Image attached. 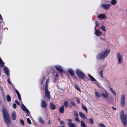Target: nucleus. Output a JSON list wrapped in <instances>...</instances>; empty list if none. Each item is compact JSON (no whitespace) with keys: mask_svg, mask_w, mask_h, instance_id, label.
Instances as JSON below:
<instances>
[{"mask_svg":"<svg viewBox=\"0 0 127 127\" xmlns=\"http://www.w3.org/2000/svg\"><path fill=\"white\" fill-rule=\"evenodd\" d=\"M2 112L4 122L8 127H9V124L11 123V121L9 115L5 108L3 109Z\"/></svg>","mask_w":127,"mask_h":127,"instance_id":"f257e3e1","label":"nucleus"},{"mask_svg":"<svg viewBox=\"0 0 127 127\" xmlns=\"http://www.w3.org/2000/svg\"><path fill=\"white\" fill-rule=\"evenodd\" d=\"M120 117L123 126L126 127L127 126V117L124 113V111L122 110L121 112Z\"/></svg>","mask_w":127,"mask_h":127,"instance_id":"f03ea898","label":"nucleus"},{"mask_svg":"<svg viewBox=\"0 0 127 127\" xmlns=\"http://www.w3.org/2000/svg\"><path fill=\"white\" fill-rule=\"evenodd\" d=\"M110 52V50H105L98 55L97 56V59L99 60L103 59L107 56Z\"/></svg>","mask_w":127,"mask_h":127,"instance_id":"7ed1b4c3","label":"nucleus"},{"mask_svg":"<svg viewBox=\"0 0 127 127\" xmlns=\"http://www.w3.org/2000/svg\"><path fill=\"white\" fill-rule=\"evenodd\" d=\"M117 63L118 64H121L123 63V57L122 55L119 53H118L116 55Z\"/></svg>","mask_w":127,"mask_h":127,"instance_id":"20e7f679","label":"nucleus"},{"mask_svg":"<svg viewBox=\"0 0 127 127\" xmlns=\"http://www.w3.org/2000/svg\"><path fill=\"white\" fill-rule=\"evenodd\" d=\"M45 92L44 99L45 100L49 99L50 98L51 95L50 92L48 89V88H45Z\"/></svg>","mask_w":127,"mask_h":127,"instance_id":"39448f33","label":"nucleus"},{"mask_svg":"<svg viewBox=\"0 0 127 127\" xmlns=\"http://www.w3.org/2000/svg\"><path fill=\"white\" fill-rule=\"evenodd\" d=\"M126 104L125 97L124 95H122L120 99V106L122 107H124Z\"/></svg>","mask_w":127,"mask_h":127,"instance_id":"423d86ee","label":"nucleus"},{"mask_svg":"<svg viewBox=\"0 0 127 127\" xmlns=\"http://www.w3.org/2000/svg\"><path fill=\"white\" fill-rule=\"evenodd\" d=\"M76 73L79 78L82 79L84 78V74L79 70H77L76 71Z\"/></svg>","mask_w":127,"mask_h":127,"instance_id":"0eeeda50","label":"nucleus"},{"mask_svg":"<svg viewBox=\"0 0 127 127\" xmlns=\"http://www.w3.org/2000/svg\"><path fill=\"white\" fill-rule=\"evenodd\" d=\"M111 6V4L107 3H103L101 5V6L103 8L108 9Z\"/></svg>","mask_w":127,"mask_h":127,"instance_id":"6e6552de","label":"nucleus"},{"mask_svg":"<svg viewBox=\"0 0 127 127\" xmlns=\"http://www.w3.org/2000/svg\"><path fill=\"white\" fill-rule=\"evenodd\" d=\"M56 69L60 72L62 73L63 72L64 70L62 67L59 65H56L55 66Z\"/></svg>","mask_w":127,"mask_h":127,"instance_id":"1a4fd4ad","label":"nucleus"},{"mask_svg":"<svg viewBox=\"0 0 127 127\" xmlns=\"http://www.w3.org/2000/svg\"><path fill=\"white\" fill-rule=\"evenodd\" d=\"M97 18H101L102 19H105L106 17L105 14H101L97 15Z\"/></svg>","mask_w":127,"mask_h":127,"instance_id":"9d476101","label":"nucleus"},{"mask_svg":"<svg viewBox=\"0 0 127 127\" xmlns=\"http://www.w3.org/2000/svg\"><path fill=\"white\" fill-rule=\"evenodd\" d=\"M95 34L97 36H101L102 35V32L98 30H96L95 33Z\"/></svg>","mask_w":127,"mask_h":127,"instance_id":"9b49d317","label":"nucleus"},{"mask_svg":"<svg viewBox=\"0 0 127 127\" xmlns=\"http://www.w3.org/2000/svg\"><path fill=\"white\" fill-rule=\"evenodd\" d=\"M4 70L5 73L8 76H9V71L8 68L6 67H4Z\"/></svg>","mask_w":127,"mask_h":127,"instance_id":"f8f14e48","label":"nucleus"},{"mask_svg":"<svg viewBox=\"0 0 127 127\" xmlns=\"http://www.w3.org/2000/svg\"><path fill=\"white\" fill-rule=\"evenodd\" d=\"M41 106L43 108H46L47 106V104L44 100H41Z\"/></svg>","mask_w":127,"mask_h":127,"instance_id":"ddd939ff","label":"nucleus"},{"mask_svg":"<svg viewBox=\"0 0 127 127\" xmlns=\"http://www.w3.org/2000/svg\"><path fill=\"white\" fill-rule=\"evenodd\" d=\"M21 107L23 110L26 112L27 113H29V111L28 109L26 108V107L23 104L21 105Z\"/></svg>","mask_w":127,"mask_h":127,"instance_id":"4468645a","label":"nucleus"},{"mask_svg":"<svg viewBox=\"0 0 127 127\" xmlns=\"http://www.w3.org/2000/svg\"><path fill=\"white\" fill-rule=\"evenodd\" d=\"M64 106L63 105L59 108V111L61 113H63L64 112Z\"/></svg>","mask_w":127,"mask_h":127,"instance_id":"2eb2a0df","label":"nucleus"},{"mask_svg":"<svg viewBox=\"0 0 127 127\" xmlns=\"http://www.w3.org/2000/svg\"><path fill=\"white\" fill-rule=\"evenodd\" d=\"M95 96L98 98H100L101 97V95L100 93L96 91L95 93Z\"/></svg>","mask_w":127,"mask_h":127,"instance_id":"dca6fc26","label":"nucleus"},{"mask_svg":"<svg viewBox=\"0 0 127 127\" xmlns=\"http://www.w3.org/2000/svg\"><path fill=\"white\" fill-rule=\"evenodd\" d=\"M101 95L104 98L107 99L108 98V95L107 92H106L105 93H102Z\"/></svg>","mask_w":127,"mask_h":127,"instance_id":"f3484780","label":"nucleus"},{"mask_svg":"<svg viewBox=\"0 0 127 127\" xmlns=\"http://www.w3.org/2000/svg\"><path fill=\"white\" fill-rule=\"evenodd\" d=\"M79 114L80 116L83 119H87L83 113L81 112H79Z\"/></svg>","mask_w":127,"mask_h":127,"instance_id":"a211bd4d","label":"nucleus"},{"mask_svg":"<svg viewBox=\"0 0 127 127\" xmlns=\"http://www.w3.org/2000/svg\"><path fill=\"white\" fill-rule=\"evenodd\" d=\"M101 30L104 32H106V29L105 28V26L104 25H103L100 27Z\"/></svg>","mask_w":127,"mask_h":127,"instance_id":"6ab92c4d","label":"nucleus"},{"mask_svg":"<svg viewBox=\"0 0 127 127\" xmlns=\"http://www.w3.org/2000/svg\"><path fill=\"white\" fill-rule=\"evenodd\" d=\"M12 118V119L14 120H16V113L13 112L11 115Z\"/></svg>","mask_w":127,"mask_h":127,"instance_id":"aec40b11","label":"nucleus"},{"mask_svg":"<svg viewBox=\"0 0 127 127\" xmlns=\"http://www.w3.org/2000/svg\"><path fill=\"white\" fill-rule=\"evenodd\" d=\"M68 72L70 73L71 75L73 76L74 74V71L71 69L68 70Z\"/></svg>","mask_w":127,"mask_h":127,"instance_id":"412c9836","label":"nucleus"},{"mask_svg":"<svg viewBox=\"0 0 127 127\" xmlns=\"http://www.w3.org/2000/svg\"><path fill=\"white\" fill-rule=\"evenodd\" d=\"M110 3L111 4L114 5L116 4L117 1L116 0H112Z\"/></svg>","mask_w":127,"mask_h":127,"instance_id":"4be33fe9","label":"nucleus"},{"mask_svg":"<svg viewBox=\"0 0 127 127\" xmlns=\"http://www.w3.org/2000/svg\"><path fill=\"white\" fill-rule=\"evenodd\" d=\"M50 107L52 109H54L55 108V106L52 103H51L50 104Z\"/></svg>","mask_w":127,"mask_h":127,"instance_id":"5701e85b","label":"nucleus"},{"mask_svg":"<svg viewBox=\"0 0 127 127\" xmlns=\"http://www.w3.org/2000/svg\"><path fill=\"white\" fill-rule=\"evenodd\" d=\"M88 75L91 80L92 81H96V80L90 75L89 74Z\"/></svg>","mask_w":127,"mask_h":127,"instance_id":"b1692460","label":"nucleus"},{"mask_svg":"<svg viewBox=\"0 0 127 127\" xmlns=\"http://www.w3.org/2000/svg\"><path fill=\"white\" fill-rule=\"evenodd\" d=\"M98 127H106V126L103 124L98 123L97 124Z\"/></svg>","mask_w":127,"mask_h":127,"instance_id":"393cba45","label":"nucleus"},{"mask_svg":"<svg viewBox=\"0 0 127 127\" xmlns=\"http://www.w3.org/2000/svg\"><path fill=\"white\" fill-rule=\"evenodd\" d=\"M81 125L82 127H86L85 124L82 121H81Z\"/></svg>","mask_w":127,"mask_h":127,"instance_id":"a878e982","label":"nucleus"},{"mask_svg":"<svg viewBox=\"0 0 127 127\" xmlns=\"http://www.w3.org/2000/svg\"><path fill=\"white\" fill-rule=\"evenodd\" d=\"M6 98L7 101L9 102L10 101L11 98L10 97V96L9 95H7L6 96Z\"/></svg>","mask_w":127,"mask_h":127,"instance_id":"bb28decb","label":"nucleus"},{"mask_svg":"<svg viewBox=\"0 0 127 127\" xmlns=\"http://www.w3.org/2000/svg\"><path fill=\"white\" fill-rule=\"evenodd\" d=\"M4 66V63L0 58V66L1 67Z\"/></svg>","mask_w":127,"mask_h":127,"instance_id":"cd10ccee","label":"nucleus"},{"mask_svg":"<svg viewBox=\"0 0 127 127\" xmlns=\"http://www.w3.org/2000/svg\"><path fill=\"white\" fill-rule=\"evenodd\" d=\"M82 107L83 109L86 112V113H87V107L84 105H82Z\"/></svg>","mask_w":127,"mask_h":127,"instance_id":"c85d7f7f","label":"nucleus"},{"mask_svg":"<svg viewBox=\"0 0 127 127\" xmlns=\"http://www.w3.org/2000/svg\"><path fill=\"white\" fill-rule=\"evenodd\" d=\"M38 119L39 122L43 124L44 123V121L42 119V118L41 117H39V118Z\"/></svg>","mask_w":127,"mask_h":127,"instance_id":"c756f323","label":"nucleus"},{"mask_svg":"<svg viewBox=\"0 0 127 127\" xmlns=\"http://www.w3.org/2000/svg\"><path fill=\"white\" fill-rule=\"evenodd\" d=\"M64 104L65 107H67L68 106V102L67 101H65L64 102Z\"/></svg>","mask_w":127,"mask_h":127,"instance_id":"7c9ffc66","label":"nucleus"},{"mask_svg":"<svg viewBox=\"0 0 127 127\" xmlns=\"http://www.w3.org/2000/svg\"><path fill=\"white\" fill-rule=\"evenodd\" d=\"M68 125L70 127H76V126L75 125L72 123H70L68 124Z\"/></svg>","mask_w":127,"mask_h":127,"instance_id":"2f4dec72","label":"nucleus"},{"mask_svg":"<svg viewBox=\"0 0 127 127\" xmlns=\"http://www.w3.org/2000/svg\"><path fill=\"white\" fill-rule=\"evenodd\" d=\"M49 80L47 79L46 81V85L45 88H48V84Z\"/></svg>","mask_w":127,"mask_h":127,"instance_id":"473e14b6","label":"nucleus"},{"mask_svg":"<svg viewBox=\"0 0 127 127\" xmlns=\"http://www.w3.org/2000/svg\"><path fill=\"white\" fill-rule=\"evenodd\" d=\"M99 75L101 77L103 78V71L101 70L100 71Z\"/></svg>","mask_w":127,"mask_h":127,"instance_id":"72a5a7b5","label":"nucleus"},{"mask_svg":"<svg viewBox=\"0 0 127 127\" xmlns=\"http://www.w3.org/2000/svg\"><path fill=\"white\" fill-rule=\"evenodd\" d=\"M73 115L77 117L78 116V115L76 112L75 111H74L73 112Z\"/></svg>","mask_w":127,"mask_h":127,"instance_id":"f704fd0d","label":"nucleus"},{"mask_svg":"<svg viewBox=\"0 0 127 127\" xmlns=\"http://www.w3.org/2000/svg\"><path fill=\"white\" fill-rule=\"evenodd\" d=\"M75 88L78 90L79 91H81V90L80 89L79 87L76 85H75Z\"/></svg>","mask_w":127,"mask_h":127,"instance_id":"c9c22d12","label":"nucleus"},{"mask_svg":"<svg viewBox=\"0 0 127 127\" xmlns=\"http://www.w3.org/2000/svg\"><path fill=\"white\" fill-rule=\"evenodd\" d=\"M89 121L91 124H93L94 123V121L93 119L92 118H91L89 119Z\"/></svg>","mask_w":127,"mask_h":127,"instance_id":"e433bc0d","label":"nucleus"},{"mask_svg":"<svg viewBox=\"0 0 127 127\" xmlns=\"http://www.w3.org/2000/svg\"><path fill=\"white\" fill-rule=\"evenodd\" d=\"M95 24L96 26H98L99 25V23L98 22L96 21H95Z\"/></svg>","mask_w":127,"mask_h":127,"instance_id":"4c0bfd02","label":"nucleus"},{"mask_svg":"<svg viewBox=\"0 0 127 127\" xmlns=\"http://www.w3.org/2000/svg\"><path fill=\"white\" fill-rule=\"evenodd\" d=\"M75 120L76 121H77L78 122H80V121L79 119L77 118H75Z\"/></svg>","mask_w":127,"mask_h":127,"instance_id":"58836bf2","label":"nucleus"},{"mask_svg":"<svg viewBox=\"0 0 127 127\" xmlns=\"http://www.w3.org/2000/svg\"><path fill=\"white\" fill-rule=\"evenodd\" d=\"M20 123L22 124L23 125H24V122L23 120H21L20 121Z\"/></svg>","mask_w":127,"mask_h":127,"instance_id":"ea45409f","label":"nucleus"},{"mask_svg":"<svg viewBox=\"0 0 127 127\" xmlns=\"http://www.w3.org/2000/svg\"><path fill=\"white\" fill-rule=\"evenodd\" d=\"M27 121L29 124H31V122L30 121V120L29 118H28L27 119Z\"/></svg>","mask_w":127,"mask_h":127,"instance_id":"a19ab883","label":"nucleus"},{"mask_svg":"<svg viewBox=\"0 0 127 127\" xmlns=\"http://www.w3.org/2000/svg\"><path fill=\"white\" fill-rule=\"evenodd\" d=\"M76 101L78 103H80V100L78 98H76Z\"/></svg>","mask_w":127,"mask_h":127,"instance_id":"79ce46f5","label":"nucleus"},{"mask_svg":"<svg viewBox=\"0 0 127 127\" xmlns=\"http://www.w3.org/2000/svg\"><path fill=\"white\" fill-rule=\"evenodd\" d=\"M115 95H116V94L115 93V92L114 91L113 89H112V90L111 91Z\"/></svg>","mask_w":127,"mask_h":127,"instance_id":"37998d69","label":"nucleus"},{"mask_svg":"<svg viewBox=\"0 0 127 127\" xmlns=\"http://www.w3.org/2000/svg\"><path fill=\"white\" fill-rule=\"evenodd\" d=\"M14 108H15L16 107V105L15 103H14L13 105Z\"/></svg>","mask_w":127,"mask_h":127,"instance_id":"c03bdc74","label":"nucleus"},{"mask_svg":"<svg viewBox=\"0 0 127 127\" xmlns=\"http://www.w3.org/2000/svg\"><path fill=\"white\" fill-rule=\"evenodd\" d=\"M15 102L17 103V104L18 105H20V103L19 102L15 100Z\"/></svg>","mask_w":127,"mask_h":127,"instance_id":"a18cd8bd","label":"nucleus"},{"mask_svg":"<svg viewBox=\"0 0 127 127\" xmlns=\"http://www.w3.org/2000/svg\"><path fill=\"white\" fill-rule=\"evenodd\" d=\"M17 96H18V97L19 99L20 100H21V97L20 96V95L19 94V95H17Z\"/></svg>","mask_w":127,"mask_h":127,"instance_id":"49530a36","label":"nucleus"},{"mask_svg":"<svg viewBox=\"0 0 127 127\" xmlns=\"http://www.w3.org/2000/svg\"><path fill=\"white\" fill-rule=\"evenodd\" d=\"M71 104H72V105L74 106H75V103H74V102L73 101H72L71 102Z\"/></svg>","mask_w":127,"mask_h":127,"instance_id":"de8ad7c7","label":"nucleus"},{"mask_svg":"<svg viewBox=\"0 0 127 127\" xmlns=\"http://www.w3.org/2000/svg\"><path fill=\"white\" fill-rule=\"evenodd\" d=\"M68 120L69 122V123H68V124H70V123H71V120L70 119H68Z\"/></svg>","mask_w":127,"mask_h":127,"instance_id":"09e8293b","label":"nucleus"},{"mask_svg":"<svg viewBox=\"0 0 127 127\" xmlns=\"http://www.w3.org/2000/svg\"><path fill=\"white\" fill-rule=\"evenodd\" d=\"M15 91L17 93V95H19V94L18 91L16 89L15 90Z\"/></svg>","mask_w":127,"mask_h":127,"instance_id":"8fccbe9b","label":"nucleus"},{"mask_svg":"<svg viewBox=\"0 0 127 127\" xmlns=\"http://www.w3.org/2000/svg\"><path fill=\"white\" fill-rule=\"evenodd\" d=\"M60 123L61 124H64V123L63 121H62L60 122Z\"/></svg>","mask_w":127,"mask_h":127,"instance_id":"3c124183","label":"nucleus"},{"mask_svg":"<svg viewBox=\"0 0 127 127\" xmlns=\"http://www.w3.org/2000/svg\"><path fill=\"white\" fill-rule=\"evenodd\" d=\"M7 81H8V82L9 84H10L11 83V82L10 81V80H9V79L8 78V80H7Z\"/></svg>","mask_w":127,"mask_h":127,"instance_id":"603ef678","label":"nucleus"},{"mask_svg":"<svg viewBox=\"0 0 127 127\" xmlns=\"http://www.w3.org/2000/svg\"><path fill=\"white\" fill-rule=\"evenodd\" d=\"M51 123V121L50 120H49V122L48 123V124H50Z\"/></svg>","mask_w":127,"mask_h":127,"instance_id":"864d4df0","label":"nucleus"},{"mask_svg":"<svg viewBox=\"0 0 127 127\" xmlns=\"http://www.w3.org/2000/svg\"><path fill=\"white\" fill-rule=\"evenodd\" d=\"M112 108L114 110H116V108H115L113 106L112 107Z\"/></svg>","mask_w":127,"mask_h":127,"instance_id":"5fc2aeb1","label":"nucleus"},{"mask_svg":"<svg viewBox=\"0 0 127 127\" xmlns=\"http://www.w3.org/2000/svg\"><path fill=\"white\" fill-rule=\"evenodd\" d=\"M0 18L1 19V20H2V17L1 16V17H0Z\"/></svg>","mask_w":127,"mask_h":127,"instance_id":"6e6d98bb","label":"nucleus"},{"mask_svg":"<svg viewBox=\"0 0 127 127\" xmlns=\"http://www.w3.org/2000/svg\"><path fill=\"white\" fill-rule=\"evenodd\" d=\"M56 77H58V74H57L56 75Z\"/></svg>","mask_w":127,"mask_h":127,"instance_id":"4d7b16f0","label":"nucleus"},{"mask_svg":"<svg viewBox=\"0 0 127 127\" xmlns=\"http://www.w3.org/2000/svg\"><path fill=\"white\" fill-rule=\"evenodd\" d=\"M126 11L127 13V8L126 10Z\"/></svg>","mask_w":127,"mask_h":127,"instance_id":"13d9d810","label":"nucleus"},{"mask_svg":"<svg viewBox=\"0 0 127 127\" xmlns=\"http://www.w3.org/2000/svg\"><path fill=\"white\" fill-rule=\"evenodd\" d=\"M112 89H113L112 88H110V90H111V91L112 90Z\"/></svg>","mask_w":127,"mask_h":127,"instance_id":"bf43d9fd","label":"nucleus"},{"mask_svg":"<svg viewBox=\"0 0 127 127\" xmlns=\"http://www.w3.org/2000/svg\"><path fill=\"white\" fill-rule=\"evenodd\" d=\"M64 127V126H62V127Z\"/></svg>","mask_w":127,"mask_h":127,"instance_id":"052dcab7","label":"nucleus"},{"mask_svg":"<svg viewBox=\"0 0 127 127\" xmlns=\"http://www.w3.org/2000/svg\"><path fill=\"white\" fill-rule=\"evenodd\" d=\"M0 17H1V15H0Z\"/></svg>","mask_w":127,"mask_h":127,"instance_id":"680f3d73","label":"nucleus"},{"mask_svg":"<svg viewBox=\"0 0 127 127\" xmlns=\"http://www.w3.org/2000/svg\"><path fill=\"white\" fill-rule=\"evenodd\" d=\"M4 97L5 98V96H4Z\"/></svg>","mask_w":127,"mask_h":127,"instance_id":"e2e57ef3","label":"nucleus"}]
</instances>
